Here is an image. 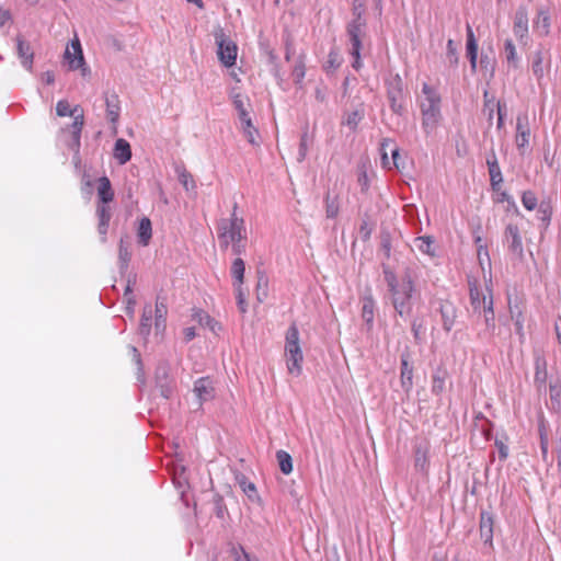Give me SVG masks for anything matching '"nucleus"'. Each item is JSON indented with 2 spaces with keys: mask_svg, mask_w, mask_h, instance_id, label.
<instances>
[{
  "mask_svg": "<svg viewBox=\"0 0 561 561\" xmlns=\"http://www.w3.org/2000/svg\"><path fill=\"white\" fill-rule=\"evenodd\" d=\"M137 237H138V242L141 245L146 247L149 244L151 237H152V227H151V221L149 218L144 217L140 220L138 231H137Z\"/></svg>",
  "mask_w": 561,
  "mask_h": 561,
  "instance_id": "nucleus-30",
  "label": "nucleus"
},
{
  "mask_svg": "<svg viewBox=\"0 0 561 561\" xmlns=\"http://www.w3.org/2000/svg\"><path fill=\"white\" fill-rule=\"evenodd\" d=\"M84 125V116L83 111H80V114L75 116V121L71 125H69L68 130L71 134V139L68 142V148L73 151L75 158L79 161V153H80V139H81V131Z\"/></svg>",
  "mask_w": 561,
  "mask_h": 561,
  "instance_id": "nucleus-10",
  "label": "nucleus"
},
{
  "mask_svg": "<svg viewBox=\"0 0 561 561\" xmlns=\"http://www.w3.org/2000/svg\"><path fill=\"white\" fill-rule=\"evenodd\" d=\"M245 244L247 241L233 242V244H231L232 253L236 255H241L242 253L245 252Z\"/></svg>",
  "mask_w": 561,
  "mask_h": 561,
  "instance_id": "nucleus-64",
  "label": "nucleus"
},
{
  "mask_svg": "<svg viewBox=\"0 0 561 561\" xmlns=\"http://www.w3.org/2000/svg\"><path fill=\"white\" fill-rule=\"evenodd\" d=\"M276 459L278 461L279 469L284 474H289L293 471V459L287 451L277 450Z\"/></svg>",
  "mask_w": 561,
  "mask_h": 561,
  "instance_id": "nucleus-41",
  "label": "nucleus"
},
{
  "mask_svg": "<svg viewBox=\"0 0 561 561\" xmlns=\"http://www.w3.org/2000/svg\"><path fill=\"white\" fill-rule=\"evenodd\" d=\"M167 313H168L167 304L164 302L163 299L158 297L157 301H156V308H154V316H156L154 328L157 331L164 330Z\"/></svg>",
  "mask_w": 561,
  "mask_h": 561,
  "instance_id": "nucleus-31",
  "label": "nucleus"
},
{
  "mask_svg": "<svg viewBox=\"0 0 561 561\" xmlns=\"http://www.w3.org/2000/svg\"><path fill=\"white\" fill-rule=\"evenodd\" d=\"M512 319L515 321L516 331L520 333L523 330V314L522 311L515 312L512 307H510Z\"/></svg>",
  "mask_w": 561,
  "mask_h": 561,
  "instance_id": "nucleus-60",
  "label": "nucleus"
},
{
  "mask_svg": "<svg viewBox=\"0 0 561 561\" xmlns=\"http://www.w3.org/2000/svg\"><path fill=\"white\" fill-rule=\"evenodd\" d=\"M534 30L540 36H547L550 32V15L545 10H539L537 19L534 22Z\"/></svg>",
  "mask_w": 561,
  "mask_h": 561,
  "instance_id": "nucleus-29",
  "label": "nucleus"
},
{
  "mask_svg": "<svg viewBox=\"0 0 561 561\" xmlns=\"http://www.w3.org/2000/svg\"><path fill=\"white\" fill-rule=\"evenodd\" d=\"M98 196L102 204H108L114 198V192L112 188L111 181L107 176L99 179Z\"/></svg>",
  "mask_w": 561,
  "mask_h": 561,
  "instance_id": "nucleus-26",
  "label": "nucleus"
},
{
  "mask_svg": "<svg viewBox=\"0 0 561 561\" xmlns=\"http://www.w3.org/2000/svg\"><path fill=\"white\" fill-rule=\"evenodd\" d=\"M131 259L130 242L121 238L118 245V267L122 274L126 273Z\"/></svg>",
  "mask_w": 561,
  "mask_h": 561,
  "instance_id": "nucleus-23",
  "label": "nucleus"
},
{
  "mask_svg": "<svg viewBox=\"0 0 561 561\" xmlns=\"http://www.w3.org/2000/svg\"><path fill=\"white\" fill-rule=\"evenodd\" d=\"M236 561H260V560L256 556L250 554L243 548H241V554L236 556Z\"/></svg>",
  "mask_w": 561,
  "mask_h": 561,
  "instance_id": "nucleus-63",
  "label": "nucleus"
},
{
  "mask_svg": "<svg viewBox=\"0 0 561 561\" xmlns=\"http://www.w3.org/2000/svg\"><path fill=\"white\" fill-rule=\"evenodd\" d=\"M192 317L194 321L198 322L202 327H207L214 333L217 332V329H220L219 323L203 310H195Z\"/></svg>",
  "mask_w": 561,
  "mask_h": 561,
  "instance_id": "nucleus-33",
  "label": "nucleus"
},
{
  "mask_svg": "<svg viewBox=\"0 0 561 561\" xmlns=\"http://www.w3.org/2000/svg\"><path fill=\"white\" fill-rule=\"evenodd\" d=\"M151 320H152V309H151V306L148 305V306H145V308H144L141 319H140L139 329H138L139 334L144 339H147L148 335L150 334Z\"/></svg>",
  "mask_w": 561,
  "mask_h": 561,
  "instance_id": "nucleus-35",
  "label": "nucleus"
},
{
  "mask_svg": "<svg viewBox=\"0 0 561 561\" xmlns=\"http://www.w3.org/2000/svg\"><path fill=\"white\" fill-rule=\"evenodd\" d=\"M106 114L112 123H116L119 117V100L116 93L105 94Z\"/></svg>",
  "mask_w": 561,
  "mask_h": 561,
  "instance_id": "nucleus-27",
  "label": "nucleus"
},
{
  "mask_svg": "<svg viewBox=\"0 0 561 561\" xmlns=\"http://www.w3.org/2000/svg\"><path fill=\"white\" fill-rule=\"evenodd\" d=\"M156 382L160 396L164 399H169L173 393V382L170 379L163 381L160 373H156Z\"/></svg>",
  "mask_w": 561,
  "mask_h": 561,
  "instance_id": "nucleus-42",
  "label": "nucleus"
},
{
  "mask_svg": "<svg viewBox=\"0 0 561 561\" xmlns=\"http://www.w3.org/2000/svg\"><path fill=\"white\" fill-rule=\"evenodd\" d=\"M483 98V114L486 115L489 125H492L495 108L497 110V102H495L494 98H489L488 91L484 92Z\"/></svg>",
  "mask_w": 561,
  "mask_h": 561,
  "instance_id": "nucleus-45",
  "label": "nucleus"
},
{
  "mask_svg": "<svg viewBox=\"0 0 561 561\" xmlns=\"http://www.w3.org/2000/svg\"><path fill=\"white\" fill-rule=\"evenodd\" d=\"M504 57L510 67H513L514 69L518 68L520 59L511 38H507L504 42Z\"/></svg>",
  "mask_w": 561,
  "mask_h": 561,
  "instance_id": "nucleus-32",
  "label": "nucleus"
},
{
  "mask_svg": "<svg viewBox=\"0 0 561 561\" xmlns=\"http://www.w3.org/2000/svg\"><path fill=\"white\" fill-rule=\"evenodd\" d=\"M484 322H485V332L489 335L493 334V331L495 329V317H494V310H493V299L490 297L489 299L482 298V310Z\"/></svg>",
  "mask_w": 561,
  "mask_h": 561,
  "instance_id": "nucleus-21",
  "label": "nucleus"
},
{
  "mask_svg": "<svg viewBox=\"0 0 561 561\" xmlns=\"http://www.w3.org/2000/svg\"><path fill=\"white\" fill-rule=\"evenodd\" d=\"M80 111L82 110L78 105L73 108H70V105L66 100L58 101L56 105V113L60 117L72 116L75 118L76 115L80 114Z\"/></svg>",
  "mask_w": 561,
  "mask_h": 561,
  "instance_id": "nucleus-43",
  "label": "nucleus"
},
{
  "mask_svg": "<svg viewBox=\"0 0 561 561\" xmlns=\"http://www.w3.org/2000/svg\"><path fill=\"white\" fill-rule=\"evenodd\" d=\"M385 280L391 293L392 305L396 312L401 318L409 317L413 309V293L415 291L411 275L407 273L401 282H398L394 273L386 270Z\"/></svg>",
  "mask_w": 561,
  "mask_h": 561,
  "instance_id": "nucleus-1",
  "label": "nucleus"
},
{
  "mask_svg": "<svg viewBox=\"0 0 561 561\" xmlns=\"http://www.w3.org/2000/svg\"><path fill=\"white\" fill-rule=\"evenodd\" d=\"M387 99L391 111L397 115H402L403 106V81L397 73L386 81Z\"/></svg>",
  "mask_w": 561,
  "mask_h": 561,
  "instance_id": "nucleus-4",
  "label": "nucleus"
},
{
  "mask_svg": "<svg viewBox=\"0 0 561 561\" xmlns=\"http://www.w3.org/2000/svg\"><path fill=\"white\" fill-rule=\"evenodd\" d=\"M241 122V128L244 134V137L248 139V141L253 146H259L257 141V129L252 125L251 117L248 112H242L241 116L239 117Z\"/></svg>",
  "mask_w": 561,
  "mask_h": 561,
  "instance_id": "nucleus-20",
  "label": "nucleus"
},
{
  "mask_svg": "<svg viewBox=\"0 0 561 561\" xmlns=\"http://www.w3.org/2000/svg\"><path fill=\"white\" fill-rule=\"evenodd\" d=\"M72 51L67 47L65 51V59L68 61L70 70H81V75L85 77L90 73V69L85 66L82 48L80 42L77 39L71 43Z\"/></svg>",
  "mask_w": 561,
  "mask_h": 561,
  "instance_id": "nucleus-7",
  "label": "nucleus"
},
{
  "mask_svg": "<svg viewBox=\"0 0 561 561\" xmlns=\"http://www.w3.org/2000/svg\"><path fill=\"white\" fill-rule=\"evenodd\" d=\"M237 481L242 489V491L247 494L249 500L252 502L259 500V494L256 491V486L253 482L249 481L245 476H238Z\"/></svg>",
  "mask_w": 561,
  "mask_h": 561,
  "instance_id": "nucleus-38",
  "label": "nucleus"
},
{
  "mask_svg": "<svg viewBox=\"0 0 561 561\" xmlns=\"http://www.w3.org/2000/svg\"><path fill=\"white\" fill-rule=\"evenodd\" d=\"M234 287V290H236V295H237V305H238V308L239 310L242 312V313H245L247 312V308H248V304L245 301V294L242 289V285L241 286H233Z\"/></svg>",
  "mask_w": 561,
  "mask_h": 561,
  "instance_id": "nucleus-57",
  "label": "nucleus"
},
{
  "mask_svg": "<svg viewBox=\"0 0 561 561\" xmlns=\"http://www.w3.org/2000/svg\"><path fill=\"white\" fill-rule=\"evenodd\" d=\"M493 515L490 512L482 511L480 514V536L484 543L492 546L493 541Z\"/></svg>",
  "mask_w": 561,
  "mask_h": 561,
  "instance_id": "nucleus-17",
  "label": "nucleus"
},
{
  "mask_svg": "<svg viewBox=\"0 0 561 561\" xmlns=\"http://www.w3.org/2000/svg\"><path fill=\"white\" fill-rule=\"evenodd\" d=\"M215 41L218 46L217 55L220 62L226 67L233 66L237 59V45L222 32V30L215 33Z\"/></svg>",
  "mask_w": 561,
  "mask_h": 561,
  "instance_id": "nucleus-5",
  "label": "nucleus"
},
{
  "mask_svg": "<svg viewBox=\"0 0 561 561\" xmlns=\"http://www.w3.org/2000/svg\"><path fill=\"white\" fill-rule=\"evenodd\" d=\"M267 282L268 280L264 275H259L256 290H257V300L261 302L267 296V291H266Z\"/></svg>",
  "mask_w": 561,
  "mask_h": 561,
  "instance_id": "nucleus-55",
  "label": "nucleus"
},
{
  "mask_svg": "<svg viewBox=\"0 0 561 561\" xmlns=\"http://www.w3.org/2000/svg\"><path fill=\"white\" fill-rule=\"evenodd\" d=\"M357 182L360 185L363 192H366L369 186L368 176L365 170L358 172Z\"/></svg>",
  "mask_w": 561,
  "mask_h": 561,
  "instance_id": "nucleus-62",
  "label": "nucleus"
},
{
  "mask_svg": "<svg viewBox=\"0 0 561 561\" xmlns=\"http://www.w3.org/2000/svg\"><path fill=\"white\" fill-rule=\"evenodd\" d=\"M439 311L442 314L443 328L449 332L455 325L457 318V309L455 305L448 300L442 301Z\"/></svg>",
  "mask_w": 561,
  "mask_h": 561,
  "instance_id": "nucleus-18",
  "label": "nucleus"
},
{
  "mask_svg": "<svg viewBox=\"0 0 561 561\" xmlns=\"http://www.w3.org/2000/svg\"><path fill=\"white\" fill-rule=\"evenodd\" d=\"M233 105L236 110L238 111L239 117L241 116L242 112H248L244 107L243 98L241 94L237 93L232 96Z\"/></svg>",
  "mask_w": 561,
  "mask_h": 561,
  "instance_id": "nucleus-61",
  "label": "nucleus"
},
{
  "mask_svg": "<svg viewBox=\"0 0 561 561\" xmlns=\"http://www.w3.org/2000/svg\"><path fill=\"white\" fill-rule=\"evenodd\" d=\"M486 165L489 169L490 182L493 191H499L503 182L502 172L494 150L486 157Z\"/></svg>",
  "mask_w": 561,
  "mask_h": 561,
  "instance_id": "nucleus-15",
  "label": "nucleus"
},
{
  "mask_svg": "<svg viewBox=\"0 0 561 561\" xmlns=\"http://www.w3.org/2000/svg\"><path fill=\"white\" fill-rule=\"evenodd\" d=\"M469 295H470V304L473 311L481 312L482 310V298H486L482 291L479 289L476 283L469 282Z\"/></svg>",
  "mask_w": 561,
  "mask_h": 561,
  "instance_id": "nucleus-36",
  "label": "nucleus"
},
{
  "mask_svg": "<svg viewBox=\"0 0 561 561\" xmlns=\"http://www.w3.org/2000/svg\"><path fill=\"white\" fill-rule=\"evenodd\" d=\"M414 467L417 471L426 473L430 467L428 450L422 445L414 448Z\"/></svg>",
  "mask_w": 561,
  "mask_h": 561,
  "instance_id": "nucleus-25",
  "label": "nucleus"
},
{
  "mask_svg": "<svg viewBox=\"0 0 561 561\" xmlns=\"http://www.w3.org/2000/svg\"><path fill=\"white\" fill-rule=\"evenodd\" d=\"M245 264L240 257H237L230 267V274L233 278V286H241L244 280Z\"/></svg>",
  "mask_w": 561,
  "mask_h": 561,
  "instance_id": "nucleus-34",
  "label": "nucleus"
},
{
  "mask_svg": "<svg viewBox=\"0 0 561 561\" xmlns=\"http://www.w3.org/2000/svg\"><path fill=\"white\" fill-rule=\"evenodd\" d=\"M114 158L119 164H125L131 159V148L127 140L118 138L114 145Z\"/></svg>",
  "mask_w": 561,
  "mask_h": 561,
  "instance_id": "nucleus-22",
  "label": "nucleus"
},
{
  "mask_svg": "<svg viewBox=\"0 0 561 561\" xmlns=\"http://www.w3.org/2000/svg\"><path fill=\"white\" fill-rule=\"evenodd\" d=\"M285 354L287 357L288 371L291 375L298 376L301 373L304 356L299 345V331L295 323H293L286 332Z\"/></svg>",
  "mask_w": 561,
  "mask_h": 561,
  "instance_id": "nucleus-3",
  "label": "nucleus"
},
{
  "mask_svg": "<svg viewBox=\"0 0 561 561\" xmlns=\"http://www.w3.org/2000/svg\"><path fill=\"white\" fill-rule=\"evenodd\" d=\"M340 204L336 195L331 196L330 193L325 196V214L328 218H335L339 215Z\"/></svg>",
  "mask_w": 561,
  "mask_h": 561,
  "instance_id": "nucleus-44",
  "label": "nucleus"
},
{
  "mask_svg": "<svg viewBox=\"0 0 561 561\" xmlns=\"http://www.w3.org/2000/svg\"><path fill=\"white\" fill-rule=\"evenodd\" d=\"M434 243H435V240L431 236H422V237H416L414 239V247L421 253L426 254L430 257H434L436 255Z\"/></svg>",
  "mask_w": 561,
  "mask_h": 561,
  "instance_id": "nucleus-28",
  "label": "nucleus"
},
{
  "mask_svg": "<svg viewBox=\"0 0 561 561\" xmlns=\"http://www.w3.org/2000/svg\"><path fill=\"white\" fill-rule=\"evenodd\" d=\"M310 142H311V140L309 138L308 131L306 130L305 133H302V135L300 137L299 151H298V157H297L298 162H302L305 160V158L307 157V152H308Z\"/></svg>",
  "mask_w": 561,
  "mask_h": 561,
  "instance_id": "nucleus-51",
  "label": "nucleus"
},
{
  "mask_svg": "<svg viewBox=\"0 0 561 561\" xmlns=\"http://www.w3.org/2000/svg\"><path fill=\"white\" fill-rule=\"evenodd\" d=\"M15 44L16 55L21 61V65L27 71H32L34 62V50L32 48L31 43L27 39H25L22 35H16Z\"/></svg>",
  "mask_w": 561,
  "mask_h": 561,
  "instance_id": "nucleus-11",
  "label": "nucleus"
},
{
  "mask_svg": "<svg viewBox=\"0 0 561 561\" xmlns=\"http://www.w3.org/2000/svg\"><path fill=\"white\" fill-rule=\"evenodd\" d=\"M179 182L184 186L186 191L194 190L196 187L193 175L184 168L176 169Z\"/></svg>",
  "mask_w": 561,
  "mask_h": 561,
  "instance_id": "nucleus-46",
  "label": "nucleus"
},
{
  "mask_svg": "<svg viewBox=\"0 0 561 561\" xmlns=\"http://www.w3.org/2000/svg\"><path fill=\"white\" fill-rule=\"evenodd\" d=\"M422 93L424 100L421 102L422 128L425 134H431L442 119L440 103L442 99L435 88L423 83Z\"/></svg>",
  "mask_w": 561,
  "mask_h": 561,
  "instance_id": "nucleus-2",
  "label": "nucleus"
},
{
  "mask_svg": "<svg viewBox=\"0 0 561 561\" xmlns=\"http://www.w3.org/2000/svg\"><path fill=\"white\" fill-rule=\"evenodd\" d=\"M494 445L497 448L501 461H505L508 457V446L499 438L495 439Z\"/></svg>",
  "mask_w": 561,
  "mask_h": 561,
  "instance_id": "nucleus-59",
  "label": "nucleus"
},
{
  "mask_svg": "<svg viewBox=\"0 0 561 561\" xmlns=\"http://www.w3.org/2000/svg\"><path fill=\"white\" fill-rule=\"evenodd\" d=\"M530 133L529 118L526 113L519 114L516 118V133Z\"/></svg>",
  "mask_w": 561,
  "mask_h": 561,
  "instance_id": "nucleus-56",
  "label": "nucleus"
},
{
  "mask_svg": "<svg viewBox=\"0 0 561 561\" xmlns=\"http://www.w3.org/2000/svg\"><path fill=\"white\" fill-rule=\"evenodd\" d=\"M238 205L233 204L232 214L229 219H221L218 224V233L226 234H239L240 231H245L244 220L241 217H238L237 211Z\"/></svg>",
  "mask_w": 561,
  "mask_h": 561,
  "instance_id": "nucleus-12",
  "label": "nucleus"
},
{
  "mask_svg": "<svg viewBox=\"0 0 561 561\" xmlns=\"http://www.w3.org/2000/svg\"><path fill=\"white\" fill-rule=\"evenodd\" d=\"M218 239L220 247L227 249L230 244H233V242L247 241V230L240 231L239 234L218 233Z\"/></svg>",
  "mask_w": 561,
  "mask_h": 561,
  "instance_id": "nucleus-40",
  "label": "nucleus"
},
{
  "mask_svg": "<svg viewBox=\"0 0 561 561\" xmlns=\"http://www.w3.org/2000/svg\"><path fill=\"white\" fill-rule=\"evenodd\" d=\"M193 392L197 400V407L201 408L204 402L215 398L214 382L209 377H201L194 382Z\"/></svg>",
  "mask_w": 561,
  "mask_h": 561,
  "instance_id": "nucleus-9",
  "label": "nucleus"
},
{
  "mask_svg": "<svg viewBox=\"0 0 561 561\" xmlns=\"http://www.w3.org/2000/svg\"><path fill=\"white\" fill-rule=\"evenodd\" d=\"M366 20L362 13L357 18H353L346 25V33L351 43L350 54L353 57H358V51L362 49V38L365 34Z\"/></svg>",
  "mask_w": 561,
  "mask_h": 561,
  "instance_id": "nucleus-6",
  "label": "nucleus"
},
{
  "mask_svg": "<svg viewBox=\"0 0 561 561\" xmlns=\"http://www.w3.org/2000/svg\"><path fill=\"white\" fill-rule=\"evenodd\" d=\"M446 49H447L446 50V60H447V62L449 64V66L456 67L458 65L459 57H458L457 47H456L455 42L453 39H448L447 41Z\"/></svg>",
  "mask_w": 561,
  "mask_h": 561,
  "instance_id": "nucleus-48",
  "label": "nucleus"
},
{
  "mask_svg": "<svg viewBox=\"0 0 561 561\" xmlns=\"http://www.w3.org/2000/svg\"><path fill=\"white\" fill-rule=\"evenodd\" d=\"M374 309H375V301L371 297H365L363 299V307H362V318L365 321V323L368 325V328H371L374 323Z\"/></svg>",
  "mask_w": 561,
  "mask_h": 561,
  "instance_id": "nucleus-37",
  "label": "nucleus"
},
{
  "mask_svg": "<svg viewBox=\"0 0 561 561\" xmlns=\"http://www.w3.org/2000/svg\"><path fill=\"white\" fill-rule=\"evenodd\" d=\"M466 31H467V44H466L467 55H471L472 53H478V43L474 37L473 31L469 24H467Z\"/></svg>",
  "mask_w": 561,
  "mask_h": 561,
  "instance_id": "nucleus-53",
  "label": "nucleus"
},
{
  "mask_svg": "<svg viewBox=\"0 0 561 561\" xmlns=\"http://www.w3.org/2000/svg\"><path fill=\"white\" fill-rule=\"evenodd\" d=\"M534 362H535V382L539 386H542L546 383L547 380V362L545 356L536 352L534 355Z\"/></svg>",
  "mask_w": 561,
  "mask_h": 561,
  "instance_id": "nucleus-24",
  "label": "nucleus"
},
{
  "mask_svg": "<svg viewBox=\"0 0 561 561\" xmlns=\"http://www.w3.org/2000/svg\"><path fill=\"white\" fill-rule=\"evenodd\" d=\"M522 204L527 210H534L538 206V199L533 191H526L522 195Z\"/></svg>",
  "mask_w": 561,
  "mask_h": 561,
  "instance_id": "nucleus-52",
  "label": "nucleus"
},
{
  "mask_svg": "<svg viewBox=\"0 0 561 561\" xmlns=\"http://www.w3.org/2000/svg\"><path fill=\"white\" fill-rule=\"evenodd\" d=\"M364 117L365 106L363 103H359L353 111L346 112L343 115L342 125H345L350 128V130L355 131Z\"/></svg>",
  "mask_w": 561,
  "mask_h": 561,
  "instance_id": "nucleus-19",
  "label": "nucleus"
},
{
  "mask_svg": "<svg viewBox=\"0 0 561 561\" xmlns=\"http://www.w3.org/2000/svg\"><path fill=\"white\" fill-rule=\"evenodd\" d=\"M504 238L507 243L508 251L517 259H523L524 248L518 227L516 225L508 224L504 231Z\"/></svg>",
  "mask_w": 561,
  "mask_h": 561,
  "instance_id": "nucleus-8",
  "label": "nucleus"
},
{
  "mask_svg": "<svg viewBox=\"0 0 561 561\" xmlns=\"http://www.w3.org/2000/svg\"><path fill=\"white\" fill-rule=\"evenodd\" d=\"M551 214L552 211L550 204L547 202H541L537 211L538 219L547 226L550 222Z\"/></svg>",
  "mask_w": 561,
  "mask_h": 561,
  "instance_id": "nucleus-50",
  "label": "nucleus"
},
{
  "mask_svg": "<svg viewBox=\"0 0 561 561\" xmlns=\"http://www.w3.org/2000/svg\"><path fill=\"white\" fill-rule=\"evenodd\" d=\"M96 215L99 218V221L108 222L111 220V209L106 204H102L98 206Z\"/></svg>",
  "mask_w": 561,
  "mask_h": 561,
  "instance_id": "nucleus-58",
  "label": "nucleus"
},
{
  "mask_svg": "<svg viewBox=\"0 0 561 561\" xmlns=\"http://www.w3.org/2000/svg\"><path fill=\"white\" fill-rule=\"evenodd\" d=\"M306 75V67H305V60L304 56H299L296 60V64L294 66V69L291 71L293 79L295 83H300Z\"/></svg>",
  "mask_w": 561,
  "mask_h": 561,
  "instance_id": "nucleus-47",
  "label": "nucleus"
},
{
  "mask_svg": "<svg viewBox=\"0 0 561 561\" xmlns=\"http://www.w3.org/2000/svg\"><path fill=\"white\" fill-rule=\"evenodd\" d=\"M529 137H530V133H525V131L516 133L515 144H516V147L520 154L524 153V149L528 146Z\"/></svg>",
  "mask_w": 561,
  "mask_h": 561,
  "instance_id": "nucleus-54",
  "label": "nucleus"
},
{
  "mask_svg": "<svg viewBox=\"0 0 561 561\" xmlns=\"http://www.w3.org/2000/svg\"><path fill=\"white\" fill-rule=\"evenodd\" d=\"M400 382L402 389L409 393L413 388V366L410 363V355L403 353L400 356Z\"/></svg>",
  "mask_w": 561,
  "mask_h": 561,
  "instance_id": "nucleus-13",
  "label": "nucleus"
},
{
  "mask_svg": "<svg viewBox=\"0 0 561 561\" xmlns=\"http://www.w3.org/2000/svg\"><path fill=\"white\" fill-rule=\"evenodd\" d=\"M546 55H548V51H545L542 47L538 48L534 55L531 60V71L536 79L540 81L545 76V69L550 68V58L548 57L547 65H543V61L546 59Z\"/></svg>",
  "mask_w": 561,
  "mask_h": 561,
  "instance_id": "nucleus-16",
  "label": "nucleus"
},
{
  "mask_svg": "<svg viewBox=\"0 0 561 561\" xmlns=\"http://www.w3.org/2000/svg\"><path fill=\"white\" fill-rule=\"evenodd\" d=\"M513 32L519 42L528 37V14L525 8H518L514 16Z\"/></svg>",
  "mask_w": 561,
  "mask_h": 561,
  "instance_id": "nucleus-14",
  "label": "nucleus"
},
{
  "mask_svg": "<svg viewBox=\"0 0 561 561\" xmlns=\"http://www.w3.org/2000/svg\"><path fill=\"white\" fill-rule=\"evenodd\" d=\"M495 59L493 56V51L490 53L482 51L480 56V67L485 71L494 72Z\"/></svg>",
  "mask_w": 561,
  "mask_h": 561,
  "instance_id": "nucleus-49",
  "label": "nucleus"
},
{
  "mask_svg": "<svg viewBox=\"0 0 561 561\" xmlns=\"http://www.w3.org/2000/svg\"><path fill=\"white\" fill-rule=\"evenodd\" d=\"M447 371L444 369H437L432 377V392L439 396L445 389V379Z\"/></svg>",
  "mask_w": 561,
  "mask_h": 561,
  "instance_id": "nucleus-39",
  "label": "nucleus"
}]
</instances>
